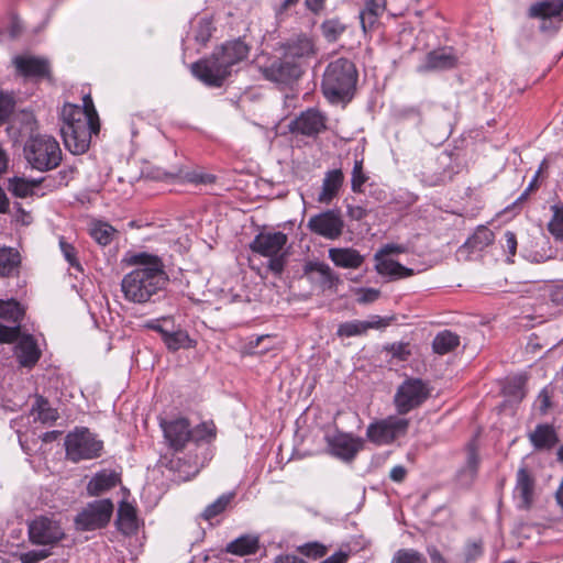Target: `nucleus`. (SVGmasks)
I'll list each match as a JSON object with an SVG mask.
<instances>
[{"instance_id": "obj_11", "label": "nucleus", "mask_w": 563, "mask_h": 563, "mask_svg": "<svg viewBox=\"0 0 563 563\" xmlns=\"http://www.w3.org/2000/svg\"><path fill=\"white\" fill-rule=\"evenodd\" d=\"M29 539L33 544L52 549L66 538L64 528L58 520L48 516L34 518L27 527Z\"/></svg>"}, {"instance_id": "obj_39", "label": "nucleus", "mask_w": 563, "mask_h": 563, "mask_svg": "<svg viewBox=\"0 0 563 563\" xmlns=\"http://www.w3.org/2000/svg\"><path fill=\"white\" fill-rule=\"evenodd\" d=\"M320 31L328 43H335L345 33L346 24L340 18H330L320 24Z\"/></svg>"}, {"instance_id": "obj_20", "label": "nucleus", "mask_w": 563, "mask_h": 563, "mask_svg": "<svg viewBox=\"0 0 563 563\" xmlns=\"http://www.w3.org/2000/svg\"><path fill=\"white\" fill-rule=\"evenodd\" d=\"M536 479L531 472L525 466H520L516 474V485L514 495L519 499L520 509H529L533 503Z\"/></svg>"}, {"instance_id": "obj_60", "label": "nucleus", "mask_w": 563, "mask_h": 563, "mask_svg": "<svg viewBox=\"0 0 563 563\" xmlns=\"http://www.w3.org/2000/svg\"><path fill=\"white\" fill-rule=\"evenodd\" d=\"M390 353L393 354L394 357H397L400 361H406L410 355L408 344L404 343L393 344L390 347Z\"/></svg>"}, {"instance_id": "obj_38", "label": "nucleus", "mask_w": 563, "mask_h": 563, "mask_svg": "<svg viewBox=\"0 0 563 563\" xmlns=\"http://www.w3.org/2000/svg\"><path fill=\"white\" fill-rule=\"evenodd\" d=\"M495 240L494 232L487 227L479 225L475 232L465 241L464 246L472 251H482Z\"/></svg>"}, {"instance_id": "obj_64", "label": "nucleus", "mask_w": 563, "mask_h": 563, "mask_svg": "<svg viewBox=\"0 0 563 563\" xmlns=\"http://www.w3.org/2000/svg\"><path fill=\"white\" fill-rule=\"evenodd\" d=\"M274 563H307V562L297 555L286 554V555H279L278 558H276Z\"/></svg>"}, {"instance_id": "obj_15", "label": "nucleus", "mask_w": 563, "mask_h": 563, "mask_svg": "<svg viewBox=\"0 0 563 563\" xmlns=\"http://www.w3.org/2000/svg\"><path fill=\"white\" fill-rule=\"evenodd\" d=\"M307 228L328 240H336L343 233L344 221L339 210L332 209L312 216Z\"/></svg>"}, {"instance_id": "obj_7", "label": "nucleus", "mask_w": 563, "mask_h": 563, "mask_svg": "<svg viewBox=\"0 0 563 563\" xmlns=\"http://www.w3.org/2000/svg\"><path fill=\"white\" fill-rule=\"evenodd\" d=\"M67 460L78 463L84 460H93L101 456L103 442L88 428H75L65 438Z\"/></svg>"}, {"instance_id": "obj_41", "label": "nucleus", "mask_w": 563, "mask_h": 563, "mask_svg": "<svg viewBox=\"0 0 563 563\" xmlns=\"http://www.w3.org/2000/svg\"><path fill=\"white\" fill-rule=\"evenodd\" d=\"M552 217L548 223V231L555 241H563V202L551 206Z\"/></svg>"}, {"instance_id": "obj_19", "label": "nucleus", "mask_w": 563, "mask_h": 563, "mask_svg": "<svg viewBox=\"0 0 563 563\" xmlns=\"http://www.w3.org/2000/svg\"><path fill=\"white\" fill-rule=\"evenodd\" d=\"M164 437L174 451H181L191 441L192 432L186 418L165 421L162 424Z\"/></svg>"}, {"instance_id": "obj_57", "label": "nucleus", "mask_w": 563, "mask_h": 563, "mask_svg": "<svg viewBox=\"0 0 563 563\" xmlns=\"http://www.w3.org/2000/svg\"><path fill=\"white\" fill-rule=\"evenodd\" d=\"M548 168V162L543 159L539 166V169L536 172L533 178L529 183L528 187L525 189V191L521 194V196L518 198L519 201L527 199L529 194L538 188V178L540 174Z\"/></svg>"}, {"instance_id": "obj_48", "label": "nucleus", "mask_w": 563, "mask_h": 563, "mask_svg": "<svg viewBox=\"0 0 563 563\" xmlns=\"http://www.w3.org/2000/svg\"><path fill=\"white\" fill-rule=\"evenodd\" d=\"M192 438L191 441H210L216 437V426L212 421L201 422L194 429L191 428Z\"/></svg>"}, {"instance_id": "obj_10", "label": "nucleus", "mask_w": 563, "mask_h": 563, "mask_svg": "<svg viewBox=\"0 0 563 563\" xmlns=\"http://www.w3.org/2000/svg\"><path fill=\"white\" fill-rule=\"evenodd\" d=\"M144 327L158 332L166 349L170 352L191 349L196 345V341L189 336L188 332L176 327L170 317L147 321Z\"/></svg>"}, {"instance_id": "obj_33", "label": "nucleus", "mask_w": 563, "mask_h": 563, "mask_svg": "<svg viewBox=\"0 0 563 563\" xmlns=\"http://www.w3.org/2000/svg\"><path fill=\"white\" fill-rule=\"evenodd\" d=\"M479 466V459L477 452L473 445L468 448L466 463L457 474V481L460 485L468 487L475 481Z\"/></svg>"}, {"instance_id": "obj_37", "label": "nucleus", "mask_w": 563, "mask_h": 563, "mask_svg": "<svg viewBox=\"0 0 563 563\" xmlns=\"http://www.w3.org/2000/svg\"><path fill=\"white\" fill-rule=\"evenodd\" d=\"M31 412L32 415H36L34 421H40L43 424L53 423L58 419L57 410L51 407L48 400L43 396L36 397Z\"/></svg>"}, {"instance_id": "obj_53", "label": "nucleus", "mask_w": 563, "mask_h": 563, "mask_svg": "<svg viewBox=\"0 0 563 563\" xmlns=\"http://www.w3.org/2000/svg\"><path fill=\"white\" fill-rule=\"evenodd\" d=\"M52 555V551L47 548L41 550H31L24 553H21L19 559L21 563H38L40 561Z\"/></svg>"}, {"instance_id": "obj_31", "label": "nucleus", "mask_w": 563, "mask_h": 563, "mask_svg": "<svg viewBox=\"0 0 563 563\" xmlns=\"http://www.w3.org/2000/svg\"><path fill=\"white\" fill-rule=\"evenodd\" d=\"M260 549V537L257 534H243L229 542L225 547V552L245 556L255 554Z\"/></svg>"}, {"instance_id": "obj_45", "label": "nucleus", "mask_w": 563, "mask_h": 563, "mask_svg": "<svg viewBox=\"0 0 563 563\" xmlns=\"http://www.w3.org/2000/svg\"><path fill=\"white\" fill-rule=\"evenodd\" d=\"M213 30L212 20L201 18L195 26V41L205 46L211 38Z\"/></svg>"}, {"instance_id": "obj_4", "label": "nucleus", "mask_w": 563, "mask_h": 563, "mask_svg": "<svg viewBox=\"0 0 563 563\" xmlns=\"http://www.w3.org/2000/svg\"><path fill=\"white\" fill-rule=\"evenodd\" d=\"M357 69L352 60L339 57L324 68L321 91L331 103L350 100L357 82Z\"/></svg>"}, {"instance_id": "obj_26", "label": "nucleus", "mask_w": 563, "mask_h": 563, "mask_svg": "<svg viewBox=\"0 0 563 563\" xmlns=\"http://www.w3.org/2000/svg\"><path fill=\"white\" fill-rule=\"evenodd\" d=\"M530 19H553L563 20V0H542L532 3L528 9Z\"/></svg>"}, {"instance_id": "obj_49", "label": "nucleus", "mask_w": 563, "mask_h": 563, "mask_svg": "<svg viewBox=\"0 0 563 563\" xmlns=\"http://www.w3.org/2000/svg\"><path fill=\"white\" fill-rule=\"evenodd\" d=\"M555 255H556V250L551 245L549 240H545V241H543V244L539 251H536L529 255H526V257L530 262L543 263V262L554 258Z\"/></svg>"}, {"instance_id": "obj_50", "label": "nucleus", "mask_w": 563, "mask_h": 563, "mask_svg": "<svg viewBox=\"0 0 563 563\" xmlns=\"http://www.w3.org/2000/svg\"><path fill=\"white\" fill-rule=\"evenodd\" d=\"M59 247L68 264L77 269L78 272H82L81 264L77 257V251L70 243L66 242L64 238L59 239Z\"/></svg>"}, {"instance_id": "obj_23", "label": "nucleus", "mask_w": 563, "mask_h": 563, "mask_svg": "<svg viewBox=\"0 0 563 563\" xmlns=\"http://www.w3.org/2000/svg\"><path fill=\"white\" fill-rule=\"evenodd\" d=\"M14 354L20 365L33 367L41 357V351L32 335L22 336L15 345Z\"/></svg>"}, {"instance_id": "obj_22", "label": "nucleus", "mask_w": 563, "mask_h": 563, "mask_svg": "<svg viewBox=\"0 0 563 563\" xmlns=\"http://www.w3.org/2000/svg\"><path fill=\"white\" fill-rule=\"evenodd\" d=\"M456 65V57L445 48L434 49L427 54L423 64L418 66L419 73L451 69Z\"/></svg>"}, {"instance_id": "obj_58", "label": "nucleus", "mask_w": 563, "mask_h": 563, "mask_svg": "<svg viewBox=\"0 0 563 563\" xmlns=\"http://www.w3.org/2000/svg\"><path fill=\"white\" fill-rule=\"evenodd\" d=\"M380 296V291L374 288H362L358 292L357 301L361 303H369L377 300Z\"/></svg>"}, {"instance_id": "obj_63", "label": "nucleus", "mask_w": 563, "mask_h": 563, "mask_svg": "<svg viewBox=\"0 0 563 563\" xmlns=\"http://www.w3.org/2000/svg\"><path fill=\"white\" fill-rule=\"evenodd\" d=\"M407 475V470L402 465H396L391 468L389 477L396 483H401Z\"/></svg>"}, {"instance_id": "obj_27", "label": "nucleus", "mask_w": 563, "mask_h": 563, "mask_svg": "<svg viewBox=\"0 0 563 563\" xmlns=\"http://www.w3.org/2000/svg\"><path fill=\"white\" fill-rule=\"evenodd\" d=\"M375 261L376 272L382 276L389 277L391 280H398L413 275V269L394 260L382 257L380 254H375Z\"/></svg>"}, {"instance_id": "obj_14", "label": "nucleus", "mask_w": 563, "mask_h": 563, "mask_svg": "<svg viewBox=\"0 0 563 563\" xmlns=\"http://www.w3.org/2000/svg\"><path fill=\"white\" fill-rule=\"evenodd\" d=\"M278 49L291 60L298 63L302 69L306 63L318 53L313 37L302 32L280 43Z\"/></svg>"}, {"instance_id": "obj_28", "label": "nucleus", "mask_w": 563, "mask_h": 563, "mask_svg": "<svg viewBox=\"0 0 563 563\" xmlns=\"http://www.w3.org/2000/svg\"><path fill=\"white\" fill-rule=\"evenodd\" d=\"M343 181L344 174L341 169L328 170L322 181L318 201L320 203H330L338 196Z\"/></svg>"}, {"instance_id": "obj_18", "label": "nucleus", "mask_w": 563, "mask_h": 563, "mask_svg": "<svg viewBox=\"0 0 563 563\" xmlns=\"http://www.w3.org/2000/svg\"><path fill=\"white\" fill-rule=\"evenodd\" d=\"M290 131L305 136H317L327 129V117L316 108L302 111L289 124Z\"/></svg>"}, {"instance_id": "obj_6", "label": "nucleus", "mask_w": 563, "mask_h": 563, "mask_svg": "<svg viewBox=\"0 0 563 563\" xmlns=\"http://www.w3.org/2000/svg\"><path fill=\"white\" fill-rule=\"evenodd\" d=\"M24 155L30 166L38 172L55 169L62 162L59 143L49 135L31 137L24 146Z\"/></svg>"}, {"instance_id": "obj_59", "label": "nucleus", "mask_w": 563, "mask_h": 563, "mask_svg": "<svg viewBox=\"0 0 563 563\" xmlns=\"http://www.w3.org/2000/svg\"><path fill=\"white\" fill-rule=\"evenodd\" d=\"M406 246L401 244L389 243L385 244L376 254H380L382 257H386L390 254H402L406 252Z\"/></svg>"}, {"instance_id": "obj_56", "label": "nucleus", "mask_w": 563, "mask_h": 563, "mask_svg": "<svg viewBox=\"0 0 563 563\" xmlns=\"http://www.w3.org/2000/svg\"><path fill=\"white\" fill-rule=\"evenodd\" d=\"M551 391L548 387H544L540 390L538 397H537V406L540 411V413L545 415L548 410L551 408Z\"/></svg>"}, {"instance_id": "obj_54", "label": "nucleus", "mask_w": 563, "mask_h": 563, "mask_svg": "<svg viewBox=\"0 0 563 563\" xmlns=\"http://www.w3.org/2000/svg\"><path fill=\"white\" fill-rule=\"evenodd\" d=\"M505 244L503 245L505 252L507 253V263L512 264L514 257L517 252V236L512 231H506L504 234Z\"/></svg>"}, {"instance_id": "obj_35", "label": "nucleus", "mask_w": 563, "mask_h": 563, "mask_svg": "<svg viewBox=\"0 0 563 563\" xmlns=\"http://www.w3.org/2000/svg\"><path fill=\"white\" fill-rule=\"evenodd\" d=\"M41 179H25L23 177H12L8 180V190L18 198H26L34 194L35 188H37L41 183Z\"/></svg>"}, {"instance_id": "obj_47", "label": "nucleus", "mask_w": 563, "mask_h": 563, "mask_svg": "<svg viewBox=\"0 0 563 563\" xmlns=\"http://www.w3.org/2000/svg\"><path fill=\"white\" fill-rule=\"evenodd\" d=\"M363 321L352 320L343 322L338 327L336 334L340 338H351L365 334Z\"/></svg>"}, {"instance_id": "obj_40", "label": "nucleus", "mask_w": 563, "mask_h": 563, "mask_svg": "<svg viewBox=\"0 0 563 563\" xmlns=\"http://www.w3.org/2000/svg\"><path fill=\"white\" fill-rule=\"evenodd\" d=\"M24 309L15 299H0V318L20 324Z\"/></svg>"}, {"instance_id": "obj_46", "label": "nucleus", "mask_w": 563, "mask_h": 563, "mask_svg": "<svg viewBox=\"0 0 563 563\" xmlns=\"http://www.w3.org/2000/svg\"><path fill=\"white\" fill-rule=\"evenodd\" d=\"M390 563H427V559L415 549H400L395 552Z\"/></svg>"}, {"instance_id": "obj_1", "label": "nucleus", "mask_w": 563, "mask_h": 563, "mask_svg": "<svg viewBox=\"0 0 563 563\" xmlns=\"http://www.w3.org/2000/svg\"><path fill=\"white\" fill-rule=\"evenodd\" d=\"M124 262L134 266L121 280V291L125 300L146 303L167 285L168 275L159 256L137 252L128 254Z\"/></svg>"}, {"instance_id": "obj_61", "label": "nucleus", "mask_w": 563, "mask_h": 563, "mask_svg": "<svg viewBox=\"0 0 563 563\" xmlns=\"http://www.w3.org/2000/svg\"><path fill=\"white\" fill-rule=\"evenodd\" d=\"M325 552V547L319 543H311L305 547V553L309 556H313L314 559L323 556Z\"/></svg>"}, {"instance_id": "obj_51", "label": "nucleus", "mask_w": 563, "mask_h": 563, "mask_svg": "<svg viewBox=\"0 0 563 563\" xmlns=\"http://www.w3.org/2000/svg\"><path fill=\"white\" fill-rule=\"evenodd\" d=\"M14 104L13 97L10 93L0 90V125L11 115Z\"/></svg>"}, {"instance_id": "obj_13", "label": "nucleus", "mask_w": 563, "mask_h": 563, "mask_svg": "<svg viewBox=\"0 0 563 563\" xmlns=\"http://www.w3.org/2000/svg\"><path fill=\"white\" fill-rule=\"evenodd\" d=\"M112 512L113 505L111 500H96L76 516L75 525L81 531L100 529L109 523Z\"/></svg>"}, {"instance_id": "obj_52", "label": "nucleus", "mask_w": 563, "mask_h": 563, "mask_svg": "<svg viewBox=\"0 0 563 563\" xmlns=\"http://www.w3.org/2000/svg\"><path fill=\"white\" fill-rule=\"evenodd\" d=\"M483 552H484V544L481 539L470 541L466 543L465 549H464L465 561L474 562L475 560H477L479 556L483 555Z\"/></svg>"}, {"instance_id": "obj_32", "label": "nucleus", "mask_w": 563, "mask_h": 563, "mask_svg": "<svg viewBox=\"0 0 563 563\" xmlns=\"http://www.w3.org/2000/svg\"><path fill=\"white\" fill-rule=\"evenodd\" d=\"M21 254L13 247H0V277H9L19 273Z\"/></svg>"}, {"instance_id": "obj_5", "label": "nucleus", "mask_w": 563, "mask_h": 563, "mask_svg": "<svg viewBox=\"0 0 563 563\" xmlns=\"http://www.w3.org/2000/svg\"><path fill=\"white\" fill-rule=\"evenodd\" d=\"M288 236L282 231H262L250 243L252 252L268 258L267 268L279 277L286 267L288 252L285 250Z\"/></svg>"}, {"instance_id": "obj_12", "label": "nucleus", "mask_w": 563, "mask_h": 563, "mask_svg": "<svg viewBox=\"0 0 563 563\" xmlns=\"http://www.w3.org/2000/svg\"><path fill=\"white\" fill-rule=\"evenodd\" d=\"M260 71L263 77L269 81L278 84H289L297 80L303 73L300 65L283 52L280 56L269 57L265 64L260 67Z\"/></svg>"}, {"instance_id": "obj_9", "label": "nucleus", "mask_w": 563, "mask_h": 563, "mask_svg": "<svg viewBox=\"0 0 563 563\" xmlns=\"http://www.w3.org/2000/svg\"><path fill=\"white\" fill-rule=\"evenodd\" d=\"M409 420L398 416L374 421L366 429V439L376 445L391 444L396 439L407 433Z\"/></svg>"}, {"instance_id": "obj_36", "label": "nucleus", "mask_w": 563, "mask_h": 563, "mask_svg": "<svg viewBox=\"0 0 563 563\" xmlns=\"http://www.w3.org/2000/svg\"><path fill=\"white\" fill-rule=\"evenodd\" d=\"M459 345L460 336L449 330L439 332L432 341L433 352L440 355L453 352Z\"/></svg>"}, {"instance_id": "obj_2", "label": "nucleus", "mask_w": 563, "mask_h": 563, "mask_svg": "<svg viewBox=\"0 0 563 563\" xmlns=\"http://www.w3.org/2000/svg\"><path fill=\"white\" fill-rule=\"evenodd\" d=\"M100 131V121L90 95L82 98V106L65 103L60 112V134L65 147L75 155L89 150L92 134Z\"/></svg>"}, {"instance_id": "obj_8", "label": "nucleus", "mask_w": 563, "mask_h": 563, "mask_svg": "<svg viewBox=\"0 0 563 563\" xmlns=\"http://www.w3.org/2000/svg\"><path fill=\"white\" fill-rule=\"evenodd\" d=\"M430 388L420 378H407L397 388L394 405L398 415H407L420 407L429 397Z\"/></svg>"}, {"instance_id": "obj_24", "label": "nucleus", "mask_w": 563, "mask_h": 563, "mask_svg": "<svg viewBox=\"0 0 563 563\" xmlns=\"http://www.w3.org/2000/svg\"><path fill=\"white\" fill-rule=\"evenodd\" d=\"M387 0H364V5L358 13L364 33L373 30L379 18L386 11Z\"/></svg>"}, {"instance_id": "obj_25", "label": "nucleus", "mask_w": 563, "mask_h": 563, "mask_svg": "<svg viewBox=\"0 0 563 563\" xmlns=\"http://www.w3.org/2000/svg\"><path fill=\"white\" fill-rule=\"evenodd\" d=\"M329 258L342 268L357 269L364 263V256L352 247H332L329 250Z\"/></svg>"}, {"instance_id": "obj_55", "label": "nucleus", "mask_w": 563, "mask_h": 563, "mask_svg": "<svg viewBox=\"0 0 563 563\" xmlns=\"http://www.w3.org/2000/svg\"><path fill=\"white\" fill-rule=\"evenodd\" d=\"M20 324L7 327L0 323V343H12L19 339Z\"/></svg>"}, {"instance_id": "obj_34", "label": "nucleus", "mask_w": 563, "mask_h": 563, "mask_svg": "<svg viewBox=\"0 0 563 563\" xmlns=\"http://www.w3.org/2000/svg\"><path fill=\"white\" fill-rule=\"evenodd\" d=\"M118 529L125 536L137 531V518L135 509L129 504H122L118 509Z\"/></svg>"}, {"instance_id": "obj_44", "label": "nucleus", "mask_w": 563, "mask_h": 563, "mask_svg": "<svg viewBox=\"0 0 563 563\" xmlns=\"http://www.w3.org/2000/svg\"><path fill=\"white\" fill-rule=\"evenodd\" d=\"M115 232V230L110 225V224H107V223H96L91 229H90V235L91 238L97 242L99 243L100 245H108L111 243L112 241V236H113V233Z\"/></svg>"}, {"instance_id": "obj_42", "label": "nucleus", "mask_w": 563, "mask_h": 563, "mask_svg": "<svg viewBox=\"0 0 563 563\" xmlns=\"http://www.w3.org/2000/svg\"><path fill=\"white\" fill-rule=\"evenodd\" d=\"M233 498L234 493H228L219 496L212 504L208 505L205 508V510L201 514V517L205 520L213 519L228 508Z\"/></svg>"}, {"instance_id": "obj_30", "label": "nucleus", "mask_w": 563, "mask_h": 563, "mask_svg": "<svg viewBox=\"0 0 563 563\" xmlns=\"http://www.w3.org/2000/svg\"><path fill=\"white\" fill-rule=\"evenodd\" d=\"M529 440L536 450H550L559 441L555 429L548 423H541L529 433Z\"/></svg>"}, {"instance_id": "obj_62", "label": "nucleus", "mask_w": 563, "mask_h": 563, "mask_svg": "<svg viewBox=\"0 0 563 563\" xmlns=\"http://www.w3.org/2000/svg\"><path fill=\"white\" fill-rule=\"evenodd\" d=\"M188 180L196 184H212L216 180V177L210 174H201V173H192L188 175Z\"/></svg>"}, {"instance_id": "obj_3", "label": "nucleus", "mask_w": 563, "mask_h": 563, "mask_svg": "<svg viewBox=\"0 0 563 563\" xmlns=\"http://www.w3.org/2000/svg\"><path fill=\"white\" fill-rule=\"evenodd\" d=\"M249 52V46L242 40L228 41L217 46L209 56L192 63L191 74L203 85L219 88L231 76L233 66L244 60Z\"/></svg>"}, {"instance_id": "obj_43", "label": "nucleus", "mask_w": 563, "mask_h": 563, "mask_svg": "<svg viewBox=\"0 0 563 563\" xmlns=\"http://www.w3.org/2000/svg\"><path fill=\"white\" fill-rule=\"evenodd\" d=\"M368 180V176L363 168V158H356L354 161L352 177H351V189L355 194L364 192V185Z\"/></svg>"}, {"instance_id": "obj_21", "label": "nucleus", "mask_w": 563, "mask_h": 563, "mask_svg": "<svg viewBox=\"0 0 563 563\" xmlns=\"http://www.w3.org/2000/svg\"><path fill=\"white\" fill-rule=\"evenodd\" d=\"M305 274L310 275V278L318 283L322 290L333 289L340 283L338 274L323 262H309L305 265Z\"/></svg>"}, {"instance_id": "obj_16", "label": "nucleus", "mask_w": 563, "mask_h": 563, "mask_svg": "<svg viewBox=\"0 0 563 563\" xmlns=\"http://www.w3.org/2000/svg\"><path fill=\"white\" fill-rule=\"evenodd\" d=\"M325 442L331 455L344 462L353 461L363 448V440L361 438L341 431H336L334 434H327Z\"/></svg>"}, {"instance_id": "obj_29", "label": "nucleus", "mask_w": 563, "mask_h": 563, "mask_svg": "<svg viewBox=\"0 0 563 563\" xmlns=\"http://www.w3.org/2000/svg\"><path fill=\"white\" fill-rule=\"evenodd\" d=\"M120 483V475L110 470H102L95 474L87 485V490L90 496H99L102 493L110 490Z\"/></svg>"}, {"instance_id": "obj_17", "label": "nucleus", "mask_w": 563, "mask_h": 563, "mask_svg": "<svg viewBox=\"0 0 563 563\" xmlns=\"http://www.w3.org/2000/svg\"><path fill=\"white\" fill-rule=\"evenodd\" d=\"M18 74L35 81L46 79L53 82L51 63L45 57L18 55L13 58Z\"/></svg>"}]
</instances>
